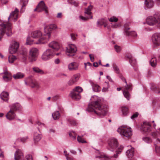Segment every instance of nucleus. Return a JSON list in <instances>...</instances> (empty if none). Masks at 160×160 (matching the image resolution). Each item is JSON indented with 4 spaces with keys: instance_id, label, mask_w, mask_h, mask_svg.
Returning a JSON list of instances; mask_svg holds the SVG:
<instances>
[{
    "instance_id": "obj_1",
    "label": "nucleus",
    "mask_w": 160,
    "mask_h": 160,
    "mask_svg": "<svg viewBox=\"0 0 160 160\" xmlns=\"http://www.w3.org/2000/svg\"><path fill=\"white\" fill-rule=\"evenodd\" d=\"M91 102L88 105L87 110L94 112L99 117L102 118L105 116L108 111L106 106H102L101 99L97 96H93L91 98Z\"/></svg>"
},
{
    "instance_id": "obj_2",
    "label": "nucleus",
    "mask_w": 160,
    "mask_h": 160,
    "mask_svg": "<svg viewBox=\"0 0 160 160\" xmlns=\"http://www.w3.org/2000/svg\"><path fill=\"white\" fill-rule=\"evenodd\" d=\"M57 28V26L55 24H51L46 26L44 28V34L42 37L36 42H33V40L31 39L30 37L27 38L26 44L28 45H31L34 43L36 44H42L47 42L49 40L51 37V32L53 30Z\"/></svg>"
},
{
    "instance_id": "obj_3",
    "label": "nucleus",
    "mask_w": 160,
    "mask_h": 160,
    "mask_svg": "<svg viewBox=\"0 0 160 160\" xmlns=\"http://www.w3.org/2000/svg\"><path fill=\"white\" fill-rule=\"evenodd\" d=\"M0 41L5 33L8 37L12 34L11 25L10 23L4 22L0 24Z\"/></svg>"
},
{
    "instance_id": "obj_4",
    "label": "nucleus",
    "mask_w": 160,
    "mask_h": 160,
    "mask_svg": "<svg viewBox=\"0 0 160 160\" xmlns=\"http://www.w3.org/2000/svg\"><path fill=\"white\" fill-rule=\"evenodd\" d=\"M147 22L149 25H155L160 28V12H157L153 15L148 17Z\"/></svg>"
},
{
    "instance_id": "obj_5",
    "label": "nucleus",
    "mask_w": 160,
    "mask_h": 160,
    "mask_svg": "<svg viewBox=\"0 0 160 160\" xmlns=\"http://www.w3.org/2000/svg\"><path fill=\"white\" fill-rule=\"evenodd\" d=\"M117 131L121 135L128 138H130L132 135L131 128L126 126H122L119 128Z\"/></svg>"
},
{
    "instance_id": "obj_6",
    "label": "nucleus",
    "mask_w": 160,
    "mask_h": 160,
    "mask_svg": "<svg viewBox=\"0 0 160 160\" xmlns=\"http://www.w3.org/2000/svg\"><path fill=\"white\" fill-rule=\"evenodd\" d=\"M39 54L38 49L35 48H31L29 50L28 56V59L30 62H35Z\"/></svg>"
},
{
    "instance_id": "obj_7",
    "label": "nucleus",
    "mask_w": 160,
    "mask_h": 160,
    "mask_svg": "<svg viewBox=\"0 0 160 160\" xmlns=\"http://www.w3.org/2000/svg\"><path fill=\"white\" fill-rule=\"evenodd\" d=\"M53 50L50 49L46 50L42 53L41 59L43 61H47L51 59L55 55Z\"/></svg>"
},
{
    "instance_id": "obj_8",
    "label": "nucleus",
    "mask_w": 160,
    "mask_h": 160,
    "mask_svg": "<svg viewBox=\"0 0 160 160\" xmlns=\"http://www.w3.org/2000/svg\"><path fill=\"white\" fill-rule=\"evenodd\" d=\"M82 89L81 87H77L73 89V91L70 93V95L72 99L78 100L81 98L80 93L82 92Z\"/></svg>"
},
{
    "instance_id": "obj_9",
    "label": "nucleus",
    "mask_w": 160,
    "mask_h": 160,
    "mask_svg": "<svg viewBox=\"0 0 160 160\" xmlns=\"http://www.w3.org/2000/svg\"><path fill=\"white\" fill-rule=\"evenodd\" d=\"M77 51L76 46L72 44H69L66 47V54L67 56L72 57L75 55Z\"/></svg>"
},
{
    "instance_id": "obj_10",
    "label": "nucleus",
    "mask_w": 160,
    "mask_h": 160,
    "mask_svg": "<svg viewBox=\"0 0 160 160\" xmlns=\"http://www.w3.org/2000/svg\"><path fill=\"white\" fill-rule=\"evenodd\" d=\"M123 148V147L122 146L120 145L118 148L117 150L116 151V154H114L112 156H109L106 155H101L98 156L100 158H102V160H111L112 158H118V155L121 153L122 150Z\"/></svg>"
},
{
    "instance_id": "obj_11",
    "label": "nucleus",
    "mask_w": 160,
    "mask_h": 160,
    "mask_svg": "<svg viewBox=\"0 0 160 160\" xmlns=\"http://www.w3.org/2000/svg\"><path fill=\"white\" fill-rule=\"evenodd\" d=\"M121 79L126 83V85L125 86L123 91V94L125 98H126L127 100H129L130 95L128 91L131 90V85H128L126 80L124 77H122L121 78Z\"/></svg>"
},
{
    "instance_id": "obj_12",
    "label": "nucleus",
    "mask_w": 160,
    "mask_h": 160,
    "mask_svg": "<svg viewBox=\"0 0 160 160\" xmlns=\"http://www.w3.org/2000/svg\"><path fill=\"white\" fill-rule=\"evenodd\" d=\"M19 43L15 41H12L9 48V52L11 54L15 53L19 47Z\"/></svg>"
},
{
    "instance_id": "obj_13",
    "label": "nucleus",
    "mask_w": 160,
    "mask_h": 160,
    "mask_svg": "<svg viewBox=\"0 0 160 160\" xmlns=\"http://www.w3.org/2000/svg\"><path fill=\"white\" fill-rule=\"evenodd\" d=\"M129 23H127L124 25V33L126 36L135 38L137 36L136 32L134 31L129 32L128 30L130 29L129 26Z\"/></svg>"
},
{
    "instance_id": "obj_14",
    "label": "nucleus",
    "mask_w": 160,
    "mask_h": 160,
    "mask_svg": "<svg viewBox=\"0 0 160 160\" xmlns=\"http://www.w3.org/2000/svg\"><path fill=\"white\" fill-rule=\"evenodd\" d=\"M152 40L154 45H160V33H156L154 34L152 36Z\"/></svg>"
},
{
    "instance_id": "obj_15",
    "label": "nucleus",
    "mask_w": 160,
    "mask_h": 160,
    "mask_svg": "<svg viewBox=\"0 0 160 160\" xmlns=\"http://www.w3.org/2000/svg\"><path fill=\"white\" fill-rule=\"evenodd\" d=\"M151 125L149 122H143L141 127V130L144 132H149L151 131Z\"/></svg>"
},
{
    "instance_id": "obj_16",
    "label": "nucleus",
    "mask_w": 160,
    "mask_h": 160,
    "mask_svg": "<svg viewBox=\"0 0 160 160\" xmlns=\"http://www.w3.org/2000/svg\"><path fill=\"white\" fill-rule=\"evenodd\" d=\"M2 74H3L2 76V80L3 82H8L11 81L12 79V76L10 73L7 71H4Z\"/></svg>"
},
{
    "instance_id": "obj_17",
    "label": "nucleus",
    "mask_w": 160,
    "mask_h": 160,
    "mask_svg": "<svg viewBox=\"0 0 160 160\" xmlns=\"http://www.w3.org/2000/svg\"><path fill=\"white\" fill-rule=\"evenodd\" d=\"M24 158L23 153L22 151L18 149L14 154L15 160H23Z\"/></svg>"
},
{
    "instance_id": "obj_18",
    "label": "nucleus",
    "mask_w": 160,
    "mask_h": 160,
    "mask_svg": "<svg viewBox=\"0 0 160 160\" xmlns=\"http://www.w3.org/2000/svg\"><path fill=\"white\" fill-rule=\"evenodd\" d=\"M108 149L111 151L113 149H116L118 145V141H109L108 142Z\"/></svg>"
},
{
    "instance_id": "obj_19",
    "label": "nucleus",
    "mask_w": 160,
    "mask_h": 160,
    "mask_svg": "<svg viewBox=\"0 0 160 160\" xmlns=\"http://www.w3.org/2000/svg\"><path fill=\"white\" fill-rule=\"evenodd\" d=\"M49 47L52 48L55 52V51H58L60 48L59 44L57 42L52 41L48 44Z\"/></svg>"
},
{
    "instance_id": "obj_20",
    "label": "nucleus",
    "mask_w": 160,
    "mask_h": 160,
    "mask_svg": "<svg viewBox=\"0 0 160 160\" xmlns=\"http://www.w3.org/2000/svg\"><path fill=\"white\" fill-rule=\"evenodd\" d=\"M39 9V12H41L42 11H44L46 14L48 13V11L47 10V7L46 6L44 2L41 1L38 5Z\"/></svg>"
},
{
    "instance_id": "obj_21",
    "label": "nucleus",
    "mask_w": 160,
    "mask_h": 160,
    "mask_svg": "<svg viewBox=\"0 0 160 160\" xmlns=\"http://www.w3.org/2000/svg\"><path fill=\"white\" fill-rule=\"evenodd\" d=\"M18 10L17 8H16L14 11L12 12L10 15V16L8 18V20H9L10 18L12 19H14V21H16L18 18Z\"/></svg>"
},
{
    "instance_id": "obj_22",
    "label": "nucleus",
    "mask_w": 160,
    "mask_h": 160,
    "mask_svg": "<svg viewBox=\"0 0 160 160\" xmlns=\"http://www.w3.org/2000/svg\"><path fill=\"white\" fill-rule=\"evenodd\" d=\"M16 114L13 111L10 110L6 115V118L9 120H14L15 118Z\"/></svg>"
},
{
    "instance_id": "obj_23",
    "label": "nucleus",
    "mask_w": 160,
    "mask_h": 160,
    "mask_svg": "<svg viewBox=\"0 0 160 160\" xmlns=\"http://www.w3.org/2000/svg\"><path fill=\"white\" fill-rule=\"evenodd\" d=\"M78 64L76 62H73L68 65V69L70 71L77 70L78 68Z\"/></svg>"
},
{
    "instance_id": "obj_24",
    "label": "nucleus",
    "mask_w": 160,
    "mask_h": 160,
    "mask_svg": "<svg viewBox=\"0 0 160 160\" xmlns=\"http://www.w3.org/2000/svg\"><path fill=\"white\" fill-rule=\"evenodd\" d=\"M0 97L4 102H8L9 99L8 93L6 91H3L0 95Z\"/></svg>"
},
{
    "instance_id": "obj_25",
    "label": "nucleus",
    "mask_w": 160,
    "mask_h": 160,
    "mask_svg": "<svg viewBox=\"0 0 160 160\" xmlns=\"http://www.w3.org/2000/svg\"><path fill=\"white\" fill-rule=\"evenodd\" d=\"M154 2L152 0H145L144 1V8L148 9L152 8L154 6Z\"/></svg>"
},
{
    "instance_id": "obj_26",
    "label": "nucleus",
    "mask_w": 160,
    "mask_h": 160,
    "mask_svg": "<svg viewBox=\"0 0 160 160\" xmlns=\"http://www.w3.org/2000/svg\"><path fill=\"white\" fill-rule=\"evenodd\" d=\"M10 109L12 111H15L19 110L21 109V107L18 103H16L10 105L9 106Z\"/></svg>"
},
{
    "instance_id": "obj_27",
    "label": "nucleus",
    "mask_w": 160,
    "mask_h": 160,
    "mask_svg": "<svg viewBox=\"0 0 160 160\" xmlns=\"http://www.w3.org/2000/svg\"><path fill=\"white\" fill-rule=\"evenodd\" d=\"M31 37L34 38H40L42 37V34L40 30H36L33 32L31 35ZM43 35H42L43 36Z\"/></svg>"
},
{
    "instance_id": "obj_28",
    "label": "nucleus",
    "mask_w": 160,
    "mask_h": 160,
    "mask_svg": "<svg viewBox=\"0 0 160 160\" xmlns=\"http://www.w3.org/2000/svg\"><path fill=\"white\" fill-rule=\"evenodd\" d=\"M91 84L92 86L93 91L94 92H98L101 91V88L98 85L92 82H91Z\"/></svg>"
},
{
    "instance_id": "obj_29",
    "label": "nucleus",
    "mask_w": 160,
    "mask_h": 160,
    "mask_svg": "<svg viewBox=\"0 0 160 160\" xmlns=\"http://www.w3.org/2000/svg\"><path fill=\"white\" fill-rule=\"evenodd\" d=\"M121 115L122 117L126 116L128 115V109L126 107H123L121 108Z\"/></svg>"
},
{
    "instance_id": "obj_30",
    "label": "nucleus",
    "mask_w": 160,
    "mask_h": 160,
    "mask_svg": "<svg viewBox=\"0 0 160 160\" xmlns=\"http://www.w3.org/2000/svg\"><path fill=\"white\" fill-rule=\"evenodd\" d=\"M92 6L91 5H89L87 8H85L84 13L85 14H87L90 17L92 16L91 10L92 9Z\"/></svg>"
},
{
    "instance_id": "obj_31",
    "label": "nucleus",
    "mask_w": 160,
    "mask_h": 160,
    "mask_svg": "<svg viewBox=\"0 0 160 160\" xmlns=\"http://www.w3.org/2000/svg\"><path fill=\"white\" fill-rule=\"evenodd\" d=\"M25 76L23 73L21 72H18L16 74H14L12 77L15 79H20L23 78Z\"/></svg>"
},
{
    "instance_id": "obj_32",
    "label": "nucleus",
    "mask_w": 160,
    "mask_h": 160,
    "mask_svg": "<svg viewBox=\"0 0 160 160\" xmlns=\"http://www.w3.org/2000/svg\"><path fill=\"white\" fill-rule=\"evenodd\" d=\"M21 2L22 3V5L21 8L20 12L23 13L25 11V6L27 5L28 2V0H21Z\"/></svg>"
},
{
    "instance_id": "obj_33",
    "label": "nucleus",
    "mask_w": 160,
    "mask_h": 160,
    "mask_svg": "<svg viewBox=\"0 0 160 160\" xmlns=\"http://www.w3.org/2000/svg\"><path fill=\"white\" fill-rule=\"evenodd\" d=\"M52 117L54 120L58 119L60 117V115L58 111H56L53 112L52 115Z\"/></svg>"
},
{
    "instance_id": "obj_34",
    "label": "nucleus",
    "mask_w": 160,
    "mask_h": 160,
    "mask_svg": "<svg viewBox=\"0 0 160 160\" xmlns=\"http://www.w3.org/2000/svg\"><path fill=\"white\" fill-rule=\"evenodd\" d=\"M126 155L128 158H132L134 155V152L132 149L128 150L126 152Z\"/></svg>"
},
{
    "instance_id": "obj_35",
    "label": "nucleus",
    "mask_w": 160,
    "mask_h": 160,
    "mask_svg": "<svg viewBox=\"0 0 160 160\" xmlns=\"http://www.w3.org/2000/svg\"><path fill=\"white\" fill-rule=\"evenodd\" d=\"M127 57L129 59V62L132 66L135 65L136 64V60L133 59L132 56L131 55L127 56Z\"/></svg>"
},
{
    "instance_id": "obj_36",
    "label": "nucleus",
    "mask_w": 160,
    "mask_h": 160,
    "mask_svg": "<svg viewBox=\"0 0 160 160\" xmlns=\"http://www.w3.org/2000/svg\"><path fill=\"white\" fill-rule=\"evenodd\" d=\"M150 63L151 65L153 67H155L157 65V60L155 58H152L150 61Z\"/></svg>"
},
{
    "instance_id": "obj_37",
    "label": "nucleus",
    "mask_w": 160,
    "mask_h": 160,
    "mask_svg": "<svg viewBox=\"0 0 160 160\" xmlns=\"http://www.w3.org/2000/svg\"><path fill=\"white\" fill-rule=\"evenodd\" d=\"M32 88H38L39 87V85L37 82L34 79L32 80V81L30 82V84L29 85Z\"/></svg>"
},
{
    "instance_id": "obj_38",
    "label": "nucleus",
    "mask_w": 160,
    "mask_h": 160,
    "mask_svg": "<svg viewBox=\"0 0 160 160\" xmlns=\"http://www.w3.org/2000/svg\"><path fill=\"white\" fill-rule=\"evenodd\" d=\"M33 79V78L32 76L28 77L24 80L25 84L26 85H29Z\"/></svg>"
},
{
    "instance_id": "obj_39",
    "label": "nucleus",
    "mask_w": 160,
    "mask_h": 160,
    "mask_svg": "<svg viewBox=\"0 0 160 160\" xmlns=\"http://www.w3.org/2000/svg\"><path fill=\"white\" fill-rule=\"evenodd\" d=\"M42 137L41 134L35 132L34 134V140H40L42 138Z\"/></svg>"
},
{
    "instance_id": "obj_40",
    "label": "nucleus",
    "mask_w": 160,
    "mask_h": 160,
    "mask_svg": "<svg viewBox=\"0 0 160 160\" xmlns=\"http://www.w3.org/2000/svg\"><path fill=\"white\" fill-rule=\"evenodd\" d=\"M32 69L33 71L35 72L38 73L39 74H43L44 73L43 71L40 69L38 68L37 67H34L32 68Z\"/></svg>"
},
{
    "instance_id": "obj_41",
    "label": "nucleus",
    "mask_w": 160,
    "mask_h": 160,
    "mask_svg": "<svg viewBox=\"0 0 160 160\" xmlns=\"http://www.w3.org/2000/svg\"><path fill=\"white\" fill-rule=\"evenodd\" d=\"M17 59L16 57L13 55H10L8 57V62L9 63H13Z\"/></svg>"
},
{
    "instance_id": "obj_42",
    "label": "nucleus",
    "mask_w": 160,
    "mask_h": 160,
    "mask_svg": "<svg viewBox=\"0 0 160 160\" xmlns=\"http://www.w3.org/2000/svg\"><path fill=\"white\" fill-rule=\"evenodd\" d=\"M152 103L154 105L160 106V100L158 98H155L152 101Z\"/></svg>"
},
{
    "instance_id": "obj_43",
    "label": "nucleus",
    "mask_w": 160,
    "mask_h": 160,
    "mask_svg": "<svg viewBox=\"0 0 160 160\" xmlns=\"http://www.w3.org/2000/svg\"><path fill=\"white\" fill-rule=\"evenodd\" d=\"M151 89L152 90L154 91L156 93H158L160 92L159 88L155 85H152L151 87Z\"/></svg>"
},
{
    "instance_id": "obj_44",
    "label": "nucleus",
    "mask_w": 160,
    "mask_h": 160,
    "mask_svg": "<svg viewBox=\"0 0 160 160\" xmlns=\"http://www.w3.org/2000/svg\"><path fill=\"white\" fill-rule=\"evenodd\" d=\"M69 135L71 139L75 140L76 139V134L74 131H71L69 133Z\"/></svg>"
},
{
    "instance_id": "obj_45",
    "label": "nucleus",
    "mask_w": 160,
    "mask_h": 160,
    "mask_svg": "<svg viewBox=\"0 0 160 160\" xmlns=\"http://www.w3.org/2000/svg\"><path fill=\"white\" fill-rule=\"evenodd\" d=\"M68 123L71 126H74L78 124V122L76 121L75 120L70 119L68 120Z\"/></svg>"
},
{
    "instance_id": "obj_46",
    "label": "nucleus",
    "mask_w": 160,
    "mask_h": 160,
    "mask_svg": "<svg viewBox=\"0 0 160 160\" xmlns=\"http://www.w3.org/2000/svg\"><path fill=\"white\" fill-rule=\"evenodd\" d=\"M79 78L80 75L78 74H77L74 75L71 78L75 83L78 80Z\"/></svg>"
},
{
    "instance_id": "obj_47",
    "label": "nucleus",
    "mask_w": 160,
    "mask_h": 160,
    "mask_svg": "<svg viewBox=\"0 0 160 160\" xmlns=\"http://www.w3.org/2000/svg\"><path fill=\"white\" fill-rule=\"evenodd\" d=\"M105 84L106 85V86L103 87L102 90V91L103 92H106L108 91V89L109 88V85L108 82H105Z\"/></svg>"
},
{
    "instance_id": "obj_48",
    "label": "nucleus",
    "mask_w": 160,
    "mask_h": 160,
    "mask_svg": "<svg viewBox=\"0 0 160 160\" xmlns=\"http://www.w3.org/2000/svg\"><path fill=\"white\" fill-rule=\"evenodd\" d=\"M80 19L83 21H86L88 19H92V16H91L90 17H84L82 16H79Z\"/></svg>"
},
{
    "instance_id": "obj_49",
    "label": "nucleus",
    "mask_w": 160,
    "mask_h": 160,
    "mask_svg": "<svg viewBox=\"0 0 160 160\" xmlns=\"http://www.w3.org/2000/svg\"><path fill=\"white\" fill-rule=\"evenodd\" d=\"M152 136L154 137H157L160 135V128L156 132H153L152 133Z\"/></svg>"
},
{
    "instance_id": "obj_50",
    "label": "nucleus",
    "mask_w": 160,
    "mask_h": 160,
    "mask_svg": "<svg viewBox=\"0 0 160 160\" xmlns=\"http://www.w3.org/2000/svg\"><path fill=\"white\" fill-rule=\"evenodd\" d=\"M114 72L117 73L118 74L120 73V70L118 67L116 65H114L113 66Z\"/></svg>"
},
{
    "instance_id": "obj_51",
    "label": "nucleus",
    "mask_w": 160,
    "mask_h": 160,
    "mask_svg": "<svg viewBox=\"0 0 160 160\" xmlns=\"http://www.w3.org/2000/svg\"><path fill=\"white\" fill-rule=\"evenodd\" d=\"M118 21V19L114 17H111L109 19V21L111 22H117Z\"/></svg>"
},
{
    "instance_id": "obj_52",
    "label": "nucleus",
    "mask_w": 160,
    "mask_h": 160,
    "mask_svg": "<svg viewBox=\"0 0 160 160\" xmlns=\"http://www.w3.org/2000/svg\"><path fill=\"white\" fill-rule=\"evenodd\" d=\"M23 160H33L32 155H27L25 157V158H23Z\"/></svg>"
},
{
    "instance_id": "obj_53",
    "label": "nucleus",
    "mask_w": 160,
    "mask_h": 160,
    "mask_svg": "<svg viewBox=\"0 0 160 160\" xmlns=\"http://www.w3.org/2000/svg\"><path fill=\"white\" fill-rule=\"evenodd\" d=\"M22 59L23 61L26 62L27 59V55L25 53H24L22 55Z\"/></svg>"
},
{
    "instance_id": "obj_54",
    "label": "nucleus",
    "mask_w": 160,
    "mask_h": 160,
    "mask_svg": "<svg viewBox=\"0 0 160 160\" xmlns=\"http://www.w3.org/2000/svg\"><path fill=\"white\" fill-rule=\"evenodd\" d=\"M114 48L115 51L118 52H119L121 50L120 47L117 45H115Z\"/></svg>"
},
{
    "instance_id": "obj_55",
    "label": "nucleus",
    "mask_w": 160,
    "mask_h": 160,
    "mask_svg": "<svg viewBox=\"0 0 160 160\" xmlns=\"http://www.w3.org/2000/svg\"><path fill=\"white\" fill-rule=\"evenodd\" d=\"M75 83V82H74L71 79V78L68 82V84L69 85H73Z\"/></svg>"
},
{
    "instance_id": "obj_56",
    "label": "nucleus",
    "mask_w": 160,
    "mask_h": 160,
    "mask_svg": "<svg viewBox=\"0 0 160 160\" xmlns=\"http://www.w3.org/2000/svg\"><path fill=\"white\" fill-rule=\"evenodd\" d=\"M138 114L137 112L135 113V114H133L131 116V118L132 119H134L135 118H136L138 117Z\"/></svg>"
},
{
    "instance_id": "obj_57",
    "label": "nucleus",
    "mask_w": 160,
    "mask_h": 160,
    "mask_svg": "<svg viewBox=\"0 0 160 160\" xmlns=\"http://www.w3.org/2000/svg\"><path fill=\"white\" fill-rule=\"evenodd\" d=\"M89 57L91 61L92 62H94V58L93 55L90 54L89 55Z\"/></svg>"
},
{
    "instance_id": "obj_58",
    "label": "nucleus",
    "mask_w": 160,
    "mask_h": 160,
    "mask_svg": "<svg viewBox=\"0 0 160 160\" xmlns=\"http://www.w3.org/2000/svg\"><path fill=\"white\" fill-rule=\"evenodd\" d=\"M71 36L72 40H74L76 38V36L75 34H71Z\"/></svg>"
},
{
    "instance_id": "obj_59",
    "label": "nucleus",
    "mask_w": 160,
    "mask_h": 160,
    "mask_svg": "<svg viewBox=\"0 0 160 160\" xmlns=\"http://www.w3.org/2000/svg\"><path fill=\"white\" fill-rule=\"evenodd\" d=\"M56 17L59 18H62V13L61 12L58 13Z\"/></svg>"
},
{
    "instance_id": "obj_60",
    "label": "nucleus",
    "mask_w": 160,
    "mask_h": 160,
    "mask_svg": "<svg viewBox=\"0 0 160 160\" xmlns=\"http://www.w3.org/2000/svg\"><path fill=\"white\" fill-rule=\"evenodd\" d=\"M32 141V145L33 146V145H36L38 143V141Z\"/></svg>"
},
{
    "instance_id": "obj_61",
    "label": "nucleus",
    "mask_w": 160,
    "mask_h": 160,
    "mask_svg": "<svg viewBox=\"0 0 160 160\" xmlns=\"http://www.w3.org/2000/svg\"><path fill=\"white\" fill-rule=\"evenodd\" d=\"M107 78L108 80L111 82H113V81L112 79L111 78V77L109 76H107L106 77Z\"/></svg>"
},
{
    "instance_id": "obj_62",
    "label": "nucleus",
    "mask_w": 160,
    "mask_h": 160,
    "mask_svg": "<svg viewBox=\"0 0 160 160\" xmlns=\"http://www.w3.org/2000/svg\"><path fill=\"white\" fill-rule=\"evenodd\" d=\"M60 60L59 59L57 58L55 60L54 62L56 64H58L60 63Z\"/></svg>"
},
{
    "instance_id": "obj_63",
    "label": "nucleus",
    "mask_w": 160,
    "mask_h": 160,
    "mask_svg": "<svg viewBox=\"0 0 160 160\" xmlns=\"http://www.w3.org/2000/svg\"><path fill=\"white\" fill-rule=\"evenodd\" d=\"M119 25L118 24H117L116 23H114L113 24H112V27L113 28H116L118 27H119Z\"/></svg>"
},
{
    "instance_id": "obj_64",
    "label": "nucleus",
    "mask_w": 160,
    "mask_h": 160,
    "mask_svg": "<svg viewBox=\"0 0 160 160\" xmlns=\"http://www.w3.org/2000/svg\"><path fill=\"white\" fill-rule=\"evenodd\" d=\"M100 22H101L102 24V25L103 24H104V23L106 22V21L105 20L103 19H102L100 20Z\"/></svg>"
}]
</instances>
